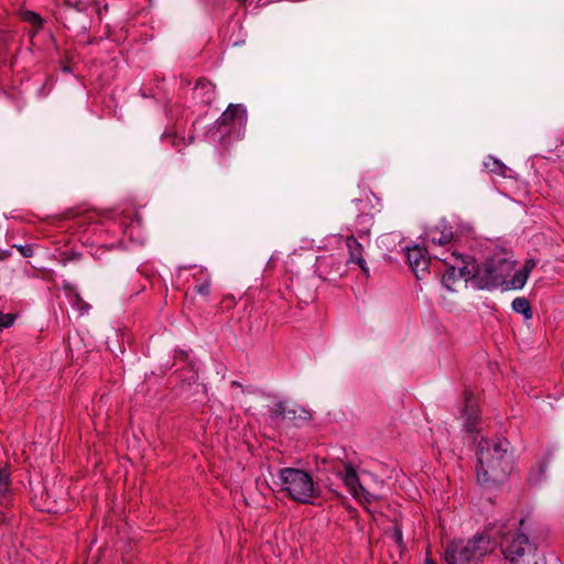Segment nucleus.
I'll list each match as a JSON object with an SVG mask.
<instances>
[{"instance_id":"obj_1","label":"nucleus","mask_w":564,"mask_h":564,"mask_svg":"<svg viewBox=\"0 0 564 564\" xmlns=\"http://www.w3.org/2000/svg\"><path fill=\"white\" fill-rule=\"evenodd\" d=\"M514 261L506 256H496L480 267H477L475 281L480 289L505 286L506 290H521L535 263L531 260L524 267L514 272Z\"/></svg>"},{"instance_id":"obj_2","label":"nucleus","mask_w":564,"mask_h":564,"mask_svg":"<svg viewBox=\"0 0 564 564\" xmlns=\"http://www.w3.org/2000/svg\"><path fill=\"white\" fill-rule=\"evenodd\" d=\"M508 442L482 440L478 445L477 479L485 486L502 482L511 471Z\"/></svg>"},{"instance_id":"obj_3","label":"nucleus","mask_w":564,"mask_h":564,"mask_svg":"<svg viewBox=\"0 0 564 564\" xmlns=\"http://www.w3.org/2000/svg\"><path fill=\"white\" fill-rule=\"evenodd\" d=\"M337 476L343 480L350 495L365 507L378 501L384 495L383 480L368 471H362L359 477L350 464L345 465L344 470L338 471Z\"/></svg>"},{"instance_id":"obj_4","label":"nucleus","mask_w":564,"mask_h":564,"mask_svg":"<svg viewBox=\"0 0 564 564\" xmlns=\"http://www.w3.org/2000/svg\"><path fill=\"white\" fill-rule=\"evenodd\" d=\"M280 490L290 499L301 503H312L319 497V487L313 477L299 468H282L279 471Z\"/></svg>"},{"instance_id":"obj_5","label":"nucleus","mask_w":564,"mask_h":564,"mask_svg":"<svg viewBox=\"0 0 564 564\" xmlns=\"http://www.w3.org/2000/svg\"><path fill=\"white\" fill-rule=\"evenodd\" d=\"M491 551V542L486 535H476L467 541H454L444 552L447 564H467L476 562Z\"/></svg>"},{"instance_id":"obj_6","label":"nucleus","mask_w":564,"mask_h":564,"mask_svg":"<svg viewBox=\"0 0 564 564\" xmlns=\"http://www.w3.org/2000/svg\"><path fill=\"white\" fill-rule=\"evenodd\" d=\"M441 260L446 265L442 283L448 291L457 292L466 286L469 278L475 279L477 265L473 261L466 262L454 251L449 256L441 258Z\"/></svg>"},{"instance_id":"obj_7","label":"nucleus","mask_w":564,"mask_h":564,"mask_svg":"<svg viewBox=\"0 0 564 564\" xmlns=\"http://www.w3.org/2000/svg\"><path fill=\"white\" fill-rule=\"evenodd\" d=\"M455 239V232L452 227L444 220L430 226L425 230V240L430 247L445 246Z\"/></svg>"},{"instance_id":"obj_8","label":"nucleus","mask_w":564,"mask_h":564,"mask_svg":"<svg viewBox=\"0 0 564 564\" xmlns=\"http://www.w3.org/2000/svg\"><path fill=\"white\" fill-rule=\"evenodd\" d=\"M534 547L535 545L530 542L528 536L520 532L514 533L510 539L507 538L503 543L505 555L508 560H510V562H512V556L514 555L511 553L512 550H518L517 553L519 556L524 557V555L529 551L532 552Z\"/></svg>"},{"instance_id":"obj_9","label":"nucleus","mask_w":564,"mask_h":564,"mask_svg":"<svg viewBox=\"0 0 564 564\" xmlns=\"http://www.w3.org/2000/svg\"><path fill=\"white\" fill-rule=\"evenodd\" d=\"M406 256L408 262L412 268L413 272L417 278H421V274H423L427 270L430 262L425 249L419 246H413L411 248H408Z\"/></svg>"},{"instance_id":"obj_10","label":"nucleus","mask_w":564,"mask_h":564,"mask_svg":"<svg viewBox=\"0 0 564 564\" xmlns=\"http://www.w3.org/2000/svg\"><path fill=\"white\" fill-rule=\"evenodd\" d=\"M275 412L284 420H307L310 417L308 412L296 404L282 402L276 405Z\"/></svg>"},{"instance_id":"obj_11","label":"nucleus","mask_w":564,"mask_h":564,"mask_svg":"<svg viewBox=\"0 0 564 564\" xmlns=\"http://www.w3.org/2000/svg\"><path fill=\"white\" fill-rule=\"evenodd\" d=\"M346 246L349 251V261L357 263L366 275H369V268L362 257L364 248L354 236L346 238Z\"/></svg>"},{"instance_id":"obj_12","label":"nucleus","mask_w":564,"mask_h":564,"mask_svg":"<svg viewBox=\"0 0 564 564\" xmlns=\"http://www.w3.org/2000/svg\"><path fill=\"white\" fill-rule=\"evenodd\" d=\"M518 550H512L511 553L514 554L512 556L513 564H545V560L542 554L539 553L536 546L532 550V552H528L524 557L519 556L517 553Z\"/></svg>"},{"instance_id":"obj_13","label":"nucleus","mask_w":564,"mask_h":564,"mask_svg":"<svg viewBox=\"0 0 564 564\" xmlns=\"http://www.w3.org/2000/svg\"><path fill=\"white\" fill-rule=\"evenodd\" d=\"M518 550H512L511 553L514 554L512 556L513 564H545V560L542 554L539 553L536 546L532 550V552H528L524 557L519 556L517 553Z\"/></svg>"},{"instance_id":"obj_14","label":"nucleus","mask_w":564,"mask_h":564,"mask_svg":"<svg viewBox=\"0 0 564 564\" xmlns=\"http://www.w3.org/2000/svg\"><path fill=\"white\" fill-rule=\"evenodd\" d=\"M195 94L200 97L203 101L210 102L214 98L215 86L207 80H199L195 87Z\"/></svg>"},{"instance_id":"obj_15","label":"nucleus","mask_w":564,"mask_h":564,"mask_svg":"<svg viewBox=\"0 0 564 564\" xmlns=\"http://www.w3.org/2000/svg\"><path fill=\"white\" fill-rule=\"evenodd\" d=\"M239 118L240 120L246 119V110L240 105H229L228 108L223 112V122H228Z\"/></svg>"},{"instance_id":"obj_16","label":"nucleus","mask_w":564,"mask_h":564,"mask_svg":"<svg viewBox=\"0 0 564 564\" xmlns=\"http://www.w3.org/2000/svg\"><path fill=\"white\" fill-rule=\"evenodd\" d=\"M465 416H466V426L468 431H473L475 427L477 417H478V411L475 404H473L471 399L469 395H466V409H465Z\"/></svg>"},{"instance_id":"obj_17","label":"nucleus","mask_w":564,"mask_h":564,"mask_svg":"<svg viewBox=\"0 0 564 564\" xmlns=\"http://www.w3.org/2000/svg\"><path fill=\"white\" fill-rule=\"evenodd\" d=\"M512 308L517 313L522 314L525 317V319H530L532 317L530 303L524 297L514 299L512 302Z\"/></svg>"},{"instance_id":"obj_18","label":"nucleus","mask_w":564,"mask_h":564,"mask_svg":"<svg viewBox=\"0 0 564 564\" xmlns=\"http://www.w3.org/2000/svg\"><path fill=\"white\" fill-rule=\"evenodd\" d=\"M485 165L492 173H496L499 175H505V173H506L507 167L494 158H489L488 161L485 162Z\"/></svg>"},{"instance_id":"obj_19","label":"nucleus","mask_w":564,"mask_h":564,"mask_svg":"<svg viewBox=\"0 0 564 564\" xmlns=\"http://www.w3.org/2000/svg\"><path fill=\"white\" fill-rule=\"evenodd\" d=\"M10 473L6 467H0V495H4L10 488Z\"/></svg>"},{"instance_id":"obj_20","label":"nucleus","mask_w":564,"mask_h":564,"mask_svg":"<svg viewBox=\"0 0 564 564\" xmlns=\"http://www.w3.org/2000/svg\"><path fill=\"white\" fill-rule=\"evenodd\" d=\"M22 17L25 21L30 22L33 25H40L42 20L40 15L32 11H25L22 13Z\"/></svg>"},{"instance_id":"obj_21","label":"nucleus","mask_w":564,"mask_h":564,"mask_svg":"<svg viewBox=\"0 0 564 564\" xmlns=\"http://www.w3.org/2000/svg\"><path fill=\"white\" fill-rule=\"evenodd\" d=\"M13 316L10 314L0 313V328L9 327L13 324Z\"/></svg>"},{"instance_id":"obj_22","label":"nucleus","mask_w":564,"mask_h":564,"mask_svg":"<svg viewBox=\"0 0 564 564\" xmlns=\"http://www.w3.org/2000/svg\"><path fill=\"white\" fill-rule=\"evenodd\" d=\"M394 538H395L397 543L401 542L402 535H401V532L399 530H395Z\"/></svg>"},{"instance_id":"obj_23","label":"nucleus","mask_w":564,"mask_h":564,"mask_svg":"<svg viewBox=\"0 0 564 564\" xmlns=\"http://www.w3.org/2000/svg\"><path fill=\"white\" fill-rule=\"evenodd\" d=\"M425 564H435V563H434L431 558H427V560L425 561Z\"/></svg>"},{"instance_id":"obj_24","label":"nucleus","mask_w":564,"mask_h":564,"mask_svg":"<svg viewBox=\"0 0 564 564\" xmlns=\"http://www.w3.org/2000/svg\"><path fill=\"white\" fill-rule=\"evenodd\" d=\"M47 510L48 511H53V512H58L59 511V509H50V508Z\"/></svg>"},{"instance_id":"obj_25","label":"nucleus","mask_w":564,"mask_h":564,"mask_svg":"<svg viewBox=\"0 0 564 564\" xmlns=\"http://www.w3.org/2000/svg\"><path fill=\"white\" fill-rule=\"evenodd\" d=\"M21 250H23V248H21ZM22 252H23V256H28V253H26L28 249H24V251H22Z\"/></svg>"},{"instance_id":"obj_26","label":"nucleus","mask_w":564,"mask_h":564,"mask_svg":"<svg viewBox=\"0 0 564 564\" xmlns=\"http://www.w3.org/2000/svg\"><path fill=\"white\" fill-rule=\"evenodd\" d=\"M21 250H23V248H21ZM22 252H23V256H28V253H26L28 249H24V251H22Z\"/></svg>"}]
</instances>
